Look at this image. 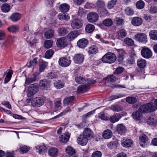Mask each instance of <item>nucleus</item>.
I'll use <instances>...</instances> for the list:
<instances>
[{"label":"nucleus","mask_w":157,"mask_h":157,"mask_svg":"<svg viewBox=\"0 0 157 157\" xmlns=\"http://www.w3.org/2000/svg\"><path fill=\"white\" fill-rule=\"evenodd\" d=\"M157 109V106L151 103L142 105L139 108L138 110L141 113H145L152 112Z\"/></svg>","instance_id":"1"},{"label":"nucleus","mask_w":157,"mask_h":157,"mask_svg":"<svg viewBox=\"0 0 157 157\" xmlns=\"http://www.w3.org/2000/svg\"><path fill=\"white\" fill-rule=\"evenodd\" d=\"M116 59L115 55L113 53L109 52L103 56L101 59V60L104 63H114Z\"/></svg>","instance_id":"2"},{"label":"nucleus","mask_w":157,"mask_h":157,"mask_svg":"<svg viewBox=\"0 0 157 157\" xmlns=\"http://www.w3.org/2000/svg\"><path fill=\"white\" fill-rule=\"evenodd\" d=\"M67 42V39L64 37H62L58 38L57 40L56 43L57 46L59 48H63L67 46L70 48H71L72 46L71 44H68Z\"/></svg>","instance_id":"3"},{"label":"nucleus","mask_w":157,"mask_h":157,"mask_svg":"<svg viewBox=\"0 0 157 157\" xmlns=\"http://www.w3.org/2000/svg\"><path fill=\"white\" fill-rule=\"evenodd\" d=\"M134 39L137 41L142 43H146L147 41V35L142 33H139L136 34Z\"/></svg>","instance_id":"4"},{"label":"nucleus","mask_w":157,"mask_h":157,"mask_svg":"<svg viewBox=\"0 0 157 157\" xmlns=\"http://www.w3.org/2000/svg\"><path fill=\"white\" fill-rule=\"evenodd\" d=\"M38 90L39 86L36 83L31 84L28 88L27 96L29 97L33 96L37 92Z\"/></svg>","instance_id":"5"},{"label":"nucleus","mask_w":157,"mask_h":157,"mask_svg":"<svg viewBox=\"0 0 157 157\" xmlns=\"http://www.w3.org/2000/svg\"><path fill=\"white\" fill-rule=\"evenodd\" d=\"M99 16L97 13L94 12H91L87 16V21L90 23L96 22L98 19Z\"/></svg>","instance_id":"6"},{"label":"nucleus","mask_w":157,"mask_h":157,"mask_svg":"<svg viewBox=\"0 0 157 157\" xmlns=\"http://www.w3.org/2000/svg\"><path fill=\"white\" fill-rule=\"evenodd\" d=\"M71 62V60L69 58H67L65 57H61L59 60V65L62 67H67L69 66Z\"/></svg>","instance_id":"7"},{"label":"nucleus","mask_w":157,"mask_h":157,"mask_svg":"<svg viewBox=\"0 0 157 157\" xmlns=\"http://www.w3.org/2000/svg\"><path fill=\"white\" fill-rule=\"evenodd\" d=\"M83 22L82 20L75 19L71 23V26L74 29H78L82 26Z\"/></svg>","instance_id":"8"},{"label":"nucleus","mask_w":157,"mask_h":157,"mask_svg":"<svg viewBox=\"0 0 157 157\" xmlns=\"http://www.w3.org/2000/svg\"><path fill=\"white\" fill-rule=\"evenodd\" d=\"M43 99L40 97L36 98L32 101V105L35 107H39L44 103Z\"/></svg>","instance_id":"9"},{"label":"nucleus","mask_w":157,"mask_h":157,"mask_svg":"<svg viewBox=\"0 0 157 157\" xmlns=\"http://www.w3.org/2000/svg\"><path fill=\"white\" fill-rule=\"evenodd\" d=\"M82 135L89 140L93 137L94 133L90 128H86L84 129L82 133Z\"/></svg>","instance_id":"10"},{"label":"nucleus","mask_w":157,"mask_h":157,"mask_svg":"<svg viewBox=\"0 0 157 157\" xmlns=\"http://www.w3.org/2000/svg\"><path fill=\"white\" fill-rule=\"evenodd\" d=\"M50 81L48 80L43 79L40 80L39 86L44 90H47L50 87Z\"/></svg>","instance_id":"11"},{"label":"nucleus","mask_w":157,"mask_h":157,"mask_svg":"<svg viewBox=\"0 0 157 157\" xmlns=\"http://www.w3.org/2000/svg\"><path fill=\"white\" fill-rule=\"evenodd\" d=\"M88 43V41L87 39L85 38H82L78 41L77 44L79 48H83L86 47Z\"/></svg>","instance_id":"12"},{"label":"nucleus","mask_w":157,"mask_h":157,"mask_svg":"<svg viewBox=\"0 0 157 157\" xmlns=\"http://www.w3.org/2000/svg\"><path fill=\"white\" fill-rule=\"evenodd\" d=\"M83 56L80 54H75L74 58L73 60L76 63L80 64L82 63L84 60Z\"/></svg>","instance_id":"13"},{"label":"nucleus","mask_w":157,"mask_h":157,"mask_svg":"<svg viewBox=\"0 0 157 157\" xmlns=\"http://www.w3.org/2000/svg\"><path fill=\"white\" fill-rule=\"evenodd\" d=\"M66 151L69 157H77L75 149L71 147H67L66 149Z\"/></svg>","instance_id":"14"},{"label":"nucleus","mask_w":157,"mask_h":157,"mask_svg":"<svg viewBox=\"0 0 157 157\" xmlns=\"http://www.w3.org/2000/svg\"><path fill=\"white\" fill-rule=\"evenodd\" d=\"M94 83V81L93 82L90 81V82H87V83L88 84L87 85H81L78 87L77 90V92L78 93H80L85 91L86 90L88 86L90 84H93Z\"/></svg>","instance_id":"15"},{"label":"nucleus","mask_w":157,"mask_h":157,"mask_svg":"<svg viewBox=\"0 0 157 157\" xmlns=\"http://www.w3.org/2000/svg\"><path fill=\"white\" fill-rule=\"evenodd\" d=\"M88 140L82 135H80L77 140V143L82 146H85L87 144Z\"/></svg>","instance_id":"16"},{"label":"nucleus","mask_w":157,"mask_h":157,"mask_svg":"<svg viewBox=\"0 0 157 157\" xmlns=\"http://www.w3.org/2000/svg\"><path fill=\"white\" fill-rule=\"evenodd\" d=\"M133 143V141L131 139L124 138L121 141V144L124 147H129L131 146Z\"/></svg>","instance_id":"17"},{"label":"nucleus","mask_w":157,"mask_h":157,"mask_svg":"<svg viewBox=\"0 0 157 157\" xmlns=\"http://www.w3.org/2000/svg\"><path fill=\"white\" fill-rule=\"evenodd\" d=\"M21 18V15L18 13H12L9 17V19L13 22H16L19 21Z\"/></svg>","instance_id":"18"},{"label":"nucleus","mask_w":157,"mask_h":157,"mask_svg":"<svg viewBox=\"0 0 157 157\" xmlns=\"http://www.w3.org/2000/svg\"><path fill=\"white\" fill-rule=\"evenodd\" d=\"M141 54L144 58L148 59L152 56V52L151 50H142Z\"/></svg>","instance_id":"19"},{"label":"nucleus","mask_w":157,"mask_h":157,"mask_svg":"<svg viewBox=\"0 0 157 157\" xmlns=\"http://www.w3.org/2000/svg\"><path fill=\"white\" fill-rule=\"evenodd\" d=\"M48 153L51 157H55L58 155V150L56 147H51L48 150Z\"/></svg>","instance_id":"20"},{"label":"nucleus","mask_w":157,"mask_h":157,"mask_svg":"<svg viewBox=\"0 0 157 157\" xmlns=\"http://www.w3.org/2000/svg\"><path fill=\"white\" fill-rule=\"evenodd\" d=\"M142 19L138 17H134L132 20V24L134 26H139L142 24Z\"/></svg>","instance_id":"21"},{"label":"nucleus","mask_w":157,"mask_h":157,"mask_svg":"<svg viewBox=\"0 0 157 157\" xmlns=\"http://www.w3.org/2000/svg\"><path fill=\"white\" fill-rule=\"evenodd\" d=\"M79 33L78 31L75 30L70 32L67 35V37L69 40H72L76 38Z\"/></svg>","instance_id":"22"},{"label":"nucleus","mask_w":157,"mask_h":157,"mask_svg":"<svg viewBox=\"0 0 157 157\" xmlns=\"http://www.w3.org/2000/svg\"><path fill=\"white\" fill-rule=\"evenodd\" d=\"M69 138V134L68 133H65L59 136V140L61 142L65 143L68 141Z\"/></svg>","instance_id":"23"},{"label":"nucleus","mask_w":157,"mask_h":157,"mask_svg":"<svg viewBox=\"0 0 157 157\" xmlns=\"http://www.w3.org/2000/svg\"><path fill=\"white\" fill-rule=\"evenodd\" d=\"M139 139L140 146L142 147H144L148 140L147 137L145 134H143L140 136Z\"/></svg>","instance_id":"24"},{"label":"nucleus","mask_w":157,"mask_h":157,"mask_svg":"<svg viewBox=\"0 0 157 157\" xmlns=\"http://www.w3.org/2000/svg\"><path fill=\"white\" fill-rule=\"evenodd\" d=\"M45 37L47 39L52 38L54 36V31L52 29H49L44 33Z\"/></svg>","instance_id":"25"},{"label":"nucleus","mask_w":157,"mask_h":157,"mask_svg":"<svg viewBox=\"0 0 157 157\" xmlns=\"http://www.w3.org/2000/svg\"><path fill=\"white\" fill-rule=\"evenodd\" d=\"M97 11L101 17H105L109 13L105 7L101 9H97Z\"/></svg>","instance_id":"26"},{"label":"nucleus","mask_w":157,"mask_h":157,"mask_svg":"<svg viewBox=\"0 0 157 157\" xmlns=\"http://www.w3.org/2000/svg\"><path fill=\"white\" fill-rule=\"evenodd\" d=\"M121 114L117 113L111 116L109 118V121L111 122L114 123L118 121L121 118Z\"/></svg>","instance_id":"27"},{"label":"nucleus","mask_w":157,"mask_h":157,"mask_svg":"<svg viewBox=\"0 0 157 157\" xmlns=\"http://www.w3.org/2000/svg\"><path fill=\"white\" fill-rule=\"evenodd\" d=\"M132 116L136 121L140 120L143 117L142 113L138 111L133 112L132 114Z\"/></svg>","instance_id":"28"},{"label":"nucleus","mask_w":157,"mask_h":157,"mask_svg":"<svg viewBox=\"0 0 157 157\" xmlns=\"http://www.w3.org/2000/svg\"><path fill=\"white\" fill-rule=\"evenodd\" d=\"M137 64L140 68H142L146 67L147 62L145 59H139L137 60Z\"/></svg>","instance_id":"29"},{"label":"nucleus","mask_w":157,"mask_h":157,"mask_svg":"<svg viewBox=\"0 0 157 157\" xmlns=\"http://www.w3.org/2000/svg\"><path fill=\"white\" fill-rule=\"evenodd\" d=\"M117 131L119 134L121 135L125 132L126 128L122 124H118L117 127Z\"/></svg>","instance_id":"30"},{"label":"nucleus","mask_w":157,"mask_h":157,"mask_svg":"<svg viewBox=\"0 0 157 157\" xmlns=\"http://www.w3.org/2000/svg\"><path fill=\"white\" fill-rule=\"evenodd\" d=\"M36 79V75L35 74H33L31 77L26 78L25 82V84L28 85L35 82Z\"/></svg>","instance_id":"31"},{"label":"nucleus","mask_w":157,"mask_h":157,"mask_svg":"<svg viewBox=\"0 0 157 157\" xmlns=\"http://www.w3.org/2000/svg\"><path fill=\"white\" fill-rule=\"evenodd\" d=\"M36 149H38L40 154H43L47 151V148L44 144L40 146H37L36 147Z\"/></svg>","instance_id":"32"},{"label":"nucleus","mask_w":157,"mask_h":157,"mask_svg":"<svg viewBox=\"0 0 157 157\" xmlns=\"http://www.w3.org/2000/svg\"><path fill=\"white\" fill-rule=\"evenodd\" d=\"M112 136V133L111 130L106 129L103 132L102 136L105 139L110 138Z\"/></svg>","instance_id":"33"},{"label":"nucleus","mask_w":157,"mask_h":157,"mask_svg":"<svg viewBox=\"0 0 157 157\" xmlns=\"http://www.w3.org/2000/svg\"><path fill=\"white\" fill-rule=\"evenodd\" d=\"M69 6L66 3H63L61 4L59 7L60 11L63 13H66L69 10Z\"/></svg>","instance_id":"34"},{"label":"nucleus","mask_w":157,"mask_h":157,"mask_svg":"<svg viewBox=\"0 0 157 157\" xmlns=\"http://www.w3.org/2000/svg\"><path fill=\"white\" fill-rule=\"evenodd\" d=\"M75 98V97L74 96L66 98L64 99L63 103L64 104L69 105L73 102Z\"/></svg>","instance_id":"35"},{"label":"nucleus","mask_w":157,"mask_h":157,"mask_svg":"<svg viewBox=\"0 0 157 157\" xmlns=\"http://www.w3.org/2000/svg\"><path fill=\"white\" fill-rule=\"evenodd\" d=\"M71 111V109L69 107H67L62 112L59 113L58 115L55 116L52 119L56 118L58 117H61L66 114L68 112Z\"/></svg>","instance_id":"36"},{"label":"nucleus","mask_w":157,"mask_h":157,"mask_svg":"<svg viewBox=\"0 0 157 157\" xmlns=\"http://www.w3.org/2000/svg\"><path fill=\"white\" fill-rule=\"evenodd\" d=\"M110 109L115 112H119L121 111L122 108L118 105H113L111 106Z\"/></svg>","instance_id":"37"},{"label":"nucleus","mask_w":157,"mask_h":157,"mask_svg":"<svg viewBox=\"0 0 157 157\" xmlns=\"http://www.w3.org/2000/svg\"><path fill=\"white\" fill-rule=\"evenodd\" d=\"M75 80L77 83L80 84L85 83L86 82L84 78L80 75L76 76Z\"/></svg>","instance_id":"38"},{"label":"nucleus","mask_w":157,"mask_h":157,"mask_svg":"<svg viewBox=\"0 0 157 157\" xmlns=\"http://www.w3.org/2000/svg\"><path fill=\"white\" fill-rule=\"evenodd\" d=\"M149 36L151 39L154 40H157V31L154 30L149 32Z\"/></svg>","instance_id":"39"},{"label":"nucleus","mask_w":157,"mask_h":157,"mask_svg":"<svg viewBox=\"0 0 157 157\" xmlns=\"http://www.w3.org/2000/svg\"><path fill=\"white\" fill-rule=\"evenodd\" d=\"M7 29L10 32L15 33L18 31L19 27L17 25H12L8 27Z\"/></svg>","instance_id":"40"},{"label":"nucleus","mask_w":157,"mask_h":157,"mask_svg":"<svg viewBox=\"0 0 157 157\" xmlns=\"http://www.w3.org/2000/svg\"><path fill=\"white\" fill-rule=\"evenodd\" d=\"M54 85L56 88L59 89L62 88L64 86V84L61 80H58L54 82Z\"/></svg>","instance_id":"41"},{"label":"nucleus","mask_w":157,"mask_h":157,"mask_svg":"<svg viewBox=\"0 0 157 157\" xmlns=\"http://www.w3.org/2000/svg\"><path fill=\"white\" fill-rule=\"evenodd\" d=\"M127 33L125 30L124 29H121L117 32L118 37V39L124 38L126 36Z\"/></svg>","instance_id":"42"},{"label":"nucleus","mask_w":157,"mask_h":157,"mask_svg":"<svg viewBox=\"0 0 157 157\" xmlns=\"http://www.w3.org/2000/svg\"><path fill=\"white\" fill-rule=\"evenodd\" d=\"M95 29L94 26L92 24H87L85 27V31L87 33H90L93 32Z\"/></svg>","instance_id":"43"},{"label":"nucleus","mask_w":157,"mask_h":157,"mask_svg":"<svg viewBox=\"0 0 157 157\" xmlns=\"http://www.w3.org/2000/svg\"><path fill=\"white\" fill-rule=\"evenodd\" d=\"M10 9V6L7 4H3L1 7V10L5 13L8 12Z\"/></svg>","instance_id":"44"},{"label":"nucleus","mask_w":157,"mask_h":157,"mask_svg":"<svg viewBox=\"0 0 157 157\" xmlns=\"http://www.w3.org/2000/svg\"><path fill=\"white\" fill-rule=\"evenodd\" d=\"M48 63L45 61H43L40 63L39 65V70L40 72H42L47 67Z\"/></svg>","instance_id":"45"},{"label":"nucleus","mask_w":157,"mask_h":157,"mask_svg":"<svg viewBox=\"0 0 157 157\" xmlns=\"http://www.w3.org/2000/svg\"><path fill=\"white\" fill-rule=\"evenodd\" d=\"M53 41L52 40H48L45 41L44 43V47L47 49L52 47Z\"/></svg>","instance_id":"46"},{"label":"nucleus","mask_w":157,"mask_h":157,"mask_svg":"<svg viewBox=\"0 0 157 157\" xmlns=\"http://www.w3.org/2000/svg\"><path fill=\"white\" fill-rule=\"evenodd\" d=\"M58 34L59 36H64L67 33V30L64 27L60 28L58 29Z\"/></svg>","instance_id":"47"},{"label":"nucleus","mask_w":157,"mask_h":157,"mask_svg":"<svg viewBox=\"0 0 157 157\" xmlns=\"http://www.w3.org/2000/svg\"><path fill=\"white\" fill-rule=\"evenodd\" d=\"M147 122L149 124L153 126L156 125L157 124V119L149 117Z\"/></svg>","instance_id":"48"},{"label":"nucleus","mask_w":157,"mask_h":157,"mask_svg":"<svg viewBox=\"0 0 157 157\" xmlns=\"http://www.w3.org/2000/svg\"><path fill=\"white\" fill-rule=\"evenodd\" d=\"M117 0H111L107 4V7L109 9L113 8L116 4Z\"/></svg>","instance_id":"49"},{"label":"nucleus","mask_w":157,"mask_h":157,"mask_svg":"<svg viewBox=\"0 0 157 157\" xmlns=\"http://www.w3.org/2000/svg\"><path fill=\"white\" fill-rule=\"evenodd\" d=\"M86 12V10L83 8H79L78 11V15L80 17H84L85 16Z\"/></svg>","instance_id":"50"},{"label":"nucleus","mask_w":157,"mask_h":157,"mask_svg":"<svg viewBox=\"0 0 157 157\" xmlns=\"http://www.w3.org/2000/svg\"><path fill=\"white\" fill-rule=\"evenodd\" d=\"M96 5L98 7L97 9H101L105 7L104 2L102 0H98L96 3Z\"/></svg>","instance_id":"51"},{"label":"nucleus","mask_w":157,"mask_h":157,"mask_svg":"<svg viewBox=\"0 0 157 157\" xmlns=\"http://www.w3.org/2000/svg\"><path fill=\"white\" fill-rule=\"evenodd\" d=\"M126 101L129 104H134L137 101L136 98L133 97H128L126 98Z\"/></svg>","instance_id":"52"},{"label":"nucleus","mask_w":157,"mask_h":157,"mask_svg":"<svg viewBox=\"0 0 157 157\" xmlns=\"http://www.w3.org/2000/svg\"><path fill=\"white\" fill-rule=\"evenodd\" d=\"M118 144V142L117 140L110 142L108 144V147L111 149L116 147Z\"/></svg>","instance_id":"53"},{"label":"nucleus","mask_w":157,"mask_h":157,"mask_svg":"<svg viewBox=\"0 0 157 157\" xmlns=\"http://www.w3.org/2000/svg\"><path fill=\"white\" fill-rule=\"evenodd\" d=\"M54 51L53 50H48L46 52L45 54V57L46 58L49 59L51 58L53 54Z\"/></svg>","instance_id":"54"},{"label":"nucleus","mask_w":157,"mask_h":157,"mask_svg":"<svg viewBox=\"0 0 157 157\" xmlns=\"http://www.w3.org/2000/svg\"><path fill=\"white\" fill-rule=\"evenodd\" d=\"M47 76L49 79L56 78L58 77L57 73L55 72H50L48 73L47 74Z\"/></svg>","instance_id":"55"},{"label":"nucleus","mask_w":157,"mask_h":157,"mask_svg":"<svg viewBox=\"0 0 157 157\" xmlns=\"http://www.w3.org/2000/svg\"><path fill=\"white\" fill-rule=\"evenodd\" d=\"M144 6V3L142 0L138 1L136 4V6L137 8L139 9H141L143 8Z\"/></svg>","instance_id":"56"},{"label":"nucleus","mask_w":157,"mask_h":157,"mask_svg":"<svg viewBox=\"0 0 157 157\" xmlns=\"http://www.w3.org/2000/svg\"><path fill=\"white\" fill-rule=\"evenodd\" d=\"M38 58H35L32 60H31L29 63L28 67L29 68L31 67L32 66H34L37 63V60Z\"/></svg>","instance_id":"57"},{"label":"nucleus","mask_w":157,"mask_h":157,"mask_svg":"<svg viewBox=\"0 0 157 157\" xmlns=\"http://www.w3.org/2000/svg\"><path fill=\"white\" fill-rule=\"evenodd\" d=\"M59 18L60 20H68L70 19L69 16L67 14H62L59 15Z\"/></svg>","instance_id":"58"},{"label":"nucleus","mask_w":157,"mask_h":157,"mask_svg":"<svg viewBox=\"0 0 157 157\" xmlns=\"http://www.w3.org/2000/svg\"><path fill=\"white\" fill-rule=\"evenodd\" d=\"M103 23L104 25L106 26H110L113 25V22L112 20L109 18L105 20Z\"/></svg>","instance_id":"59"},{"label":"nucleus","mask_w":157,"mask_h":157,"mask_svg":"<svg viewBox=\"0 0 157 157\" xmlns=\"http://www.w3.org/2000/svg\"><path fill=\"white\" fill-rule=\"evenodd\" d=\"M124 96V95L123 94H119L117 95H113L110 96L109 98V101H112L117 98H122Z\"/></svg>","instance_id":"60"},{"label":"nucleus","mask_w":157,"mask_h":157,"mask_svg":"<svg viewBox=\"0 0 157 157\" xmlns=\"http://www.w3.org/2000/svg\"><path fill=\"white\" fill-rule=\"evenodd\" d=\"M125 12L126 14L128 16L132 15L134 13L133 9L128 7H127L125 9Z\"/></svg>","instance_id":"61"},{"label":"nucleus","mask_w":157,"mask_h":157,"mask_svg":"<svg viewBox=\"0 0 157 157\" xmlns=\"http://www.w3.org/2000/svg\"><path fill=\"white\" fill-rule=\"evenodd\" d=\"M124 42L128 45L132 46L134 44V41L131 39L128 38H125Z\"/></svg>","instance_id":"62"},{"label":"nucleus","mask_w":157,"mask_h":157,"mask_svg":"<svg viewBox=\"0 0 157 157\" xmlns=\"http://www.w3.org/2000/svg\"><path fill=\"white\" fill-rule=\"evenodd\" d=\"M29 150V148L26 146L24 145L20 146V151L22 153H26Z\"/></svg>","instance_id":"63"},{"label":"nucleus","mask_w":157,"mask_h":157,"mask_svg":"<svg viewBox=\"0 0 157 157\" xmlns=\"http://www.w3.org/2000/svg\"><path fill=\"white\" fill-rule=\"evenodd\" d=\"M101 153L100 151H96L93 153L92 157H101Z\"/></svg>","instance_id":"64"}]
</instances>
